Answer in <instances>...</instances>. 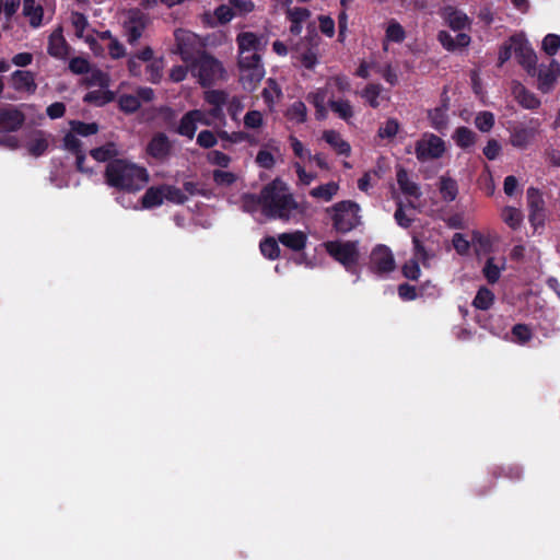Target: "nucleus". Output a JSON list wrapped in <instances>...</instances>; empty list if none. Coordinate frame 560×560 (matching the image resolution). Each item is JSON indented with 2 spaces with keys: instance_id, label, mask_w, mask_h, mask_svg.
Here are the masks:
<instances>
[{
  "instance_id": "58836bf2",
  "label": "nucleus",
  "mask_w": 560,
  "mask_h": 560,
  "mask_svg": "<svg viewBox=\"0 0 560 560\" xmlns=\"http://www.w3.org/2000/svg\"><path fill=\"white\" fill-rule=\"evenodd\" d=\"M110 101H113V93L109 91H90L83 97L84 103L95 104L97 106L105 105Z\"/></svg>"
},
{
  "instance_id": "c9c22d12",
  "label": "nucleus",
  "mask_w": 560,
  "mask_h": 560,
  "mask_svg": "<svg viewBox=\"0 0 560 560\" xmlns=\"http://www.w3.org/2000/svg\"><path fill=\"white\" fill-rule=\"evenodd\" d=\"M406 38V32L401 24H399L396 20H390L387 24L386 31H385V40L386 42H394V43H401Z\"/></svg>"
},
{
  "instance_id": "774afa93",
  "label": "nucleus",
  "mask_w": 560,
  "mask_h": 560,
  "mask_svg": "<svg viewBox=\"0 0 560 560\" xmlns=\"http://www.w3.org/2000/svg\"><path fill=\"white\" fill-rule=\"evenodd\" d=\"M395 220L401 228H409L410 224L413 221V218L407 213L406 209L404 208L402 203L399 202L397 210L395 211Z\"/></svg>"
},
{
  "instance_id": "f3484780",
  "label": "nucleus",
  "mask_w": 560,
  "mask_h": 560,
  "mask_svg": "<svg viewBox=\"0 0 560 560\" xmlns=\"http://www.w3.org/2000/svg\"><path fill=\"white\" fill-rule=\"evenodd\" d=\"M527 202L530 210L529 220L534 225L540 224L544 219V199L536 188L527 189Z\"/></svg>"
},
{
  "instance_id": "bf43d9fd",
  "label": "nucleus",
  "mask_w": 560,
  "mask_h": 560,
  "mask_svg": "<svg viewBox=\"0 0 560 560\" xmlns=\"http://www.w3.org/2000/svg\"><path fill=\"white\" fill-rule=\"evenodd\" d=\"M207 161L220 167H228L231 163V158L221 151L212 150L207 154Z\"/></svg>"
},
{
  "instance_id": "393cba45",
  "label": "nucleus",
  "mask_w": 560,
  "mask_h": 560,
  "mask_svg": "<svg viewBox=\"0 0 560 560\" xmlns=\"http://www.w3.org/2000/svg\"><path fill=\"white\" fill-rule=\"evenodd\" d=\"M339 184L336 182H328L326 184L314 187L310 190V196L323 200L325 202L330 201L338 192Z\"/></svg>"
},
{
  "instance_id": "9b49d317",
  "label": "nucleus",
  "mask_w": 560,
  "mask_h": 560,
  "mask_svg": "<svg viewBox=\"0 0 560 560\" xmlns=\"http://www.w3.org/2000/svg\"><path fill=\"white\" fill-rule=\"evenodd\" d=\"M25 121V115L15 107L0 108V132L18 131Z\"/></svg>"
},
{
  "instance_id": "69168bd1",
  "label": "nucleus",
  "mask_w": 560,
  "mask_h": 560,
  "mask_svg": "<svg viewBox=\"0 0 560 560\" xmlns=\"http://www.w3.org/2000/svg\"><path fill=\"white\" fill-rule=\"evenodd\" d=\"M108 82L109 79L107 73L103 72L100 69L93 70L86 80L88 85H98L101 88H106L108 85Z\"/></svg>"
},
{
  "instance_id": "09e8293b",
  "label": "nucleus",
  "mask_w": 560,
  "mask_h": 560,
  "mask_svg": "<svg viewBox=\"0 0 560 560\" xmlns=\"http://www.w3.org/2000/svg\"><path fill=\"white\" fill-rule=\"evenodd\" d=\"M260 250L262 255L269 259L279 257L280 248L278 242L273 237H268L260 243Z\"/></svg>"
},
{
  "instance_id": "4468645a",
  "label": "nucleus",
  "mask_w": 560,
  "mask_h": 560,
  "mask_svg": "<svg viewBox=\"0 0 560 560\" xmlns=\"http://www.w3.org/2000/svg\"><path fill=\"white\" fill-rule=\"evenodd\" d=\"M442 18L454 31H464L470 27L471 21L463 11L454 7H445L441 12Z\"/></svg>"
},
{
  "instance_id": "a18cd8bd",
  "label": "nucleus",
  "mask_w": 560,
  "mask_h": 560,
  "mask_svg": "<svg viewBox=\"0 0 560 560\" xmlns=\"http://www.w3.org/2000/svg\"><path fill=\"white\" fill-rule=\"evenodd\" d=\"M197 129V124L190 112L186 113L180 119L178 132L183 136L192 139Z\"/></svg>"
},
{
  "instance_id": "2eb2a0df",
  "label": "nucleus",
  "mask_w": 560,
  "mask_h": 560,
  "mask_svg": "<svg viewBox=\"0 0 560 560\" xmlns=\"http://www.w3.org/2000/svg\"><path fill=\"white\" fill-rule=\"evenodd\" d=\"M538 133V124L526 127H516L511 133V144L517 149L527 148Z\"/></svg>"
},
{
  "instance_id": "473e14b6",
  "label": "nucleus",
  "mask_w": 560,
  "mask_h": 560,
  "mask_svg": "<svg viewBox=\"0 0 560 560\" xmlns=\"http://www.w3.org/2000/svg\"><path fill=\"white\" fill-rule=\"evenodd\" d=\"M440 192L445 201L455 200L458 194L456 180L448 176H442L440 178Z\"/></svg>"
},
{
  "instance_id": "e433bc0d",
  "label": "nucleus",
  "mask_w": 560,
  "mask_h": 560,
  "mask_svg": "<svg viewBox=\"0 0 560 560\" xmlns=\"http://www.w3.org/2000/svg\"><path fill=\"white\" fill-rule=\"evenodd\" d=\"M447 108L445 106L436 107L433 110L429 113V119L431 122V126L441 131L447 126Z\"/></svg>"
},
{
  "instance_id": "c85d7f7f",
  "label": "nucleus",
  "mask_w": 560,
  "mask_h": 560,
  "mask_svg": "<svg viewBox=\"0 0 560 560\" xmlns=\"http://www.w3.org/2000/svg\"><path fill=\"white\" fill-rule=\"evenodd\" d=\"M328 106L339 118L346 121L354 115L353 107L347 100H329Z\"/></svg>"
},
{
  "instance_id": "f257e3e1",
  "label": "nucleus",
  "mask_w": 560,
  "mask_h": 560,
  "mask_svg": "<svg viewBox=\"0 0 560 560\" xmlns=\"http://www.w3.org/2000/svg\"><path fill=\"white\" fill-rule=\"evenodd\" d=\"M258 207L269 219L295 223L306 218L310 210V203L298 201L288 185L280 179L267 184L258 196L252 194L243 196L244 210L254 212Z\"/></svg>"
},
{
  "instance_id": "f8f14e48",
  "label": "nucleus",
  "mask_w": 560,
  "mask_h": 560,
  "mask_svg": "<svg viewBox=\"0 0 560 560\" xmlns=\"http://www.w3.org/2000/svg\"><path fill=\"white\" fill-rule=\"evenodd\" d=\"M538 89L542 93H548L560 75V65L552 60L548 66H542L537 70Z\"/></svg>"
},
{
  "instance_id": "6e6d98bb",
  "label": "nucleus",
  "mask_w": 560,
  "mask_h": 560,
  "mask_svg": "<svg viewBox=\"0 0 560 560\" xmlns=\"http://www.w3.org/2000/svg\"><path fill=\"white\" fill-rule=\"evenodd\" d=\"M71 23L75 30V35L79 38L83 37V33L86 30V27L89 26L86 16L81 12L73 11L71 13Z\"/></svg>"
},
{
  "instance_id": "72a5a7b5",
  "label": "nucleus",
  "mask_w": 560,
  "mask_h": 560,
  "mask_svg": "<svg viewBox=\"0 0 560 560\" xmlns=\"http://www.w3.org/2000/svg\"><path fill=\"white\" fill-rule=\"evenodd\" d=\"M90 155L97 162H109L115 160L114 158L117 155V150L114 143H107L103 147L92 149L90 151Z\"/></svg>"
},
{
  "instance_id": "1a4fd4ad",
  "label": "nucleus",
  "mask_w": 560,
  "mask_h": 560,
  "mask_svg": "<svg viewBox=\"0 0 560 560\" xmlns=\"http://www.w3.org/2000/svg\"><path fill=\"white\" fill-rule=\"evenodd\" d=\"M205 101L211 105V109L208 112L212 124L219 121L221 125L226 124L225 115L223 112L225 100V91L223 90H208L203 93Z\"/></svg>"
},
{
  "instance_id": "f03ea898",
  "label": "nucleus",
  "mask_w": 560,
  "mask_h": 560,
  "mask_svg": "<svg viewBox=\"0 0 560 560\" xmlns=\"http://www.w3.org/2000/svg\"><path fill=\"white\" fill-rule=\"evenodd\" d=\"M237 65L244 89L253 90L265 77L261 56L268 45L265 34L241 32L236 36Z\"/></svg>"
},
{
  "instance_id": "c03bdc74",
  "label": "nucleus",
  "mask_w": 560,
  "mask_h": 560,
  "mask_svg": "<svg viewBox=\"0 0 560 560\" xmlns=\"http://www.w3.org/2000/svg\"><path fill=\"white\" fill-rule=\"evenodd\" d=\"M71 129L75 135L88 137L95 135L98 131V125L96 122L73 120L71 121Z\"/></svg>"
},
{
  "instance_id": "de8ad7c7",
  "label": "nucleus",
  "mask_w": 560,
  "mask_h": 560,
  "mask_svg": "<svg viewBox=\"0 0 560 560\" xmlns=\"http://www.w3.org/2000/svg\"><path fill=\"white\" fill-rule=\"evenodd\" d=\"M382 86L380 84H369L361 93V96L373 107L376 108L380 105L378 96L381 94Z\"/></svg>"
},
{
  "instance_id": "39448f33",
  "label": "nucleus",
  "mask_w": 560,
  "mask_h": 560,
  "mask_svg": "<svg viewBox=\"0 0 560 560\" xmlns=\"http://www.w3.org/2000/svg\"><path fill=\"white\" fill-rule=\"evenodd\" d=\"M329 211L332 212V225L340 233L350 232L360 224V207L351 200L337 202Z\"/></svg>"
},
{
  "instance_id": "4be33fe9",
  "label": "nucleus",
  "mask_w": 560,
  "mask_h": 560,
  "mask_svg": "<svg viewBox=\"0 0 560 560\" xmlns=\"http://www.w3.org/2000/svg\"><path fill=\"white\" fill-rule=\"evenodd\" d=\"M23 14L28 18L33 28L42 25L44 9L40 4H36L35 0H23Z\"/></svg>"
},
{
  "instance_id": "dca6fc26",
  "label": "nucleus",
  "mask_w": 560,
  "mask_h": 560,
  "mask_svg": "<svg viewBox=\"0 0 560 560\" xmlns=\"http://www.w3.org/2000/svg\"><path fill=\"white\" fill-rule=\"evenodd\" d=\"M11 84L14 90L31 94L35 93L37 89L34 74L26 70H15L11 74Z\"/></svg>"
},
{
  "instance_id": "423d86ee",
  "label": "nucleus",
  "mask_w": 560,
  "mask_h": 560,
  "mask_svg": "<svg viewBox=\"0 0 560 560\" xmlns=\"http://www.w3.org/2000/svg\"><path fill=\"white\" fill-rule=\"evenodd\" d=\"M327 254L346 269L353 268L359 261V247L357 241H328L323 243Z\"/></svg>"
},
{
  "instance_id": "a878e982",
  "label": "nucleus",
  "mask_w": 560,
  "mask_h": 560,
  "mask_svg": "<svg viewBox=\"0 0 560 560\" xmlns=\"http://www.w3.org/2000/svg\"><path fill=\"white\" fill-rule=\"evenodd\" d=\"M140 188L118 190L116 201L126 209L137 210L140 206Z\"/></svg>"
},
{
  "instance_id": "bb28decb",
  "label": "nucleus",
  "mask_w": 560,
  "mask_h": 560,
  "mask_svg": "<svg viewBox=\"0 0 560 560\" xmlns=\"http://www.w3.org/2000/svg\"><path fill=\"white\" fill-rule=\"evenodd\" d=\"M513 94L515 95L518 103L525 108H537L540 104L539 100L520 83H516L513 86Z\"/></svg>"
},
{
  "instance_id": "0e129e2a",
  "label": "nucleus",
  "mask_w": 560,
  "mask_h": 560,
  "mask_svg": "<svg viewBox=\"0 0 560 560\" xmlns=\"http://www.w3.org/2000/svg\"><path fill=\"white\" fill-rule=\"evenodd\" d=\"M560 48V36L548 34L542 40V49L550 56L555 55Z\"/></svg>"
},
{
  "instance_id": "7ed1b4c3",
  "label": "nucleus",
  "mask_w": 560,
  "mask_h": 560,
  "mask_svg": "<svg viewBox=\"0 0 560 560\" xmlns=\"http://www.w3.org/2000/svg\"><path fill=\"white\" fill-rule=\"evenodd\" d=\"M104 178L106 185L117 191L140 188V166L125 159H115L106 164Z\"/></svg>"
},
{
  "instance_id": "6e6552de",
  "label": "nucleus",
  "mask_w": 560,
  "mask_h": 560,
  "mask_svg": "<svg viewBox=\"0 0 560 560\" xmlns=\"http://www.w3.org/2000/svg\"><path fill=\"white\" fill-rule=\"evenodd\" d=\"M515 57L518 63L526 70L529 75L535 77L537 73V57L527 40L523 38H514Z\"/></svg>"
},
{
  "instance_id": "aec40b11",
  "label": "nucleus",
  "mask_w": 560,
  "mask_h": 560,
  "mask_svg": "<svg viewBox=\"0 0 560 560\" xmlns=\"http://www.w3.org/2000/svg\"><path fill=\"white\" fill-rule=\"evenodd\" d=\"M278 241L285 247L300 252L305 248L307 243V235L303 231H294L290 233H281L278 235Z\"/></svg>"
},
{
  "instance_id": "6ab92c4d",
  "label": "nucleus",
  "mask_w": 560,
  "mask_h": 560,
  "mask_svg": "<svg viewBox=\"0 0 560 560\" xmlns=\"http://www.w3.org/2000/svg\"><path fill=\"white\" fill-rule=\"evenodd\" d=\"M177 51L182 57V60L187 63L192 59L190 45L196 40V35L189 31L176 30L174 33Z\"/></svg>"
},
{
  "instance_id": "4d7b16f0",
  "label": "nucleus",
  "mask_w": 560,
  "mask_h": 560,
  "mask_svg": "<svg viewBox=\"0 0 560 560\" xmlns=\"http://www.w3.org/2000/svg\"><path fill=\"white\" fill-rule=\"evenodd\" d=\"M334 86L338 92H348L350 91L351 84L349 79L346 75L337 74L334 77H330L327 80L326 89Z\"/></svg>"
},
{
  "instance_id": "13d9d810",
  "label": "nucleus",
  "mask_w": 560,
  "mask_h": 560,
  "mask_svg": "<svg viewBox=\"0 0 560 560\" xmlns=\"http://www.w3.org/2000/svg\"><path fill=\"white\" fill-rule=\"evenodd\" d=\"M69 70L74 74H86L91 70L90 62L83 57H73L69 62Z\"/></svg>"
},
{
  "instance_id": "5fc2aeb1",
  "label": "nucleus",
  "mask_w": 560,
  "mask_h": 560,
  "mask_svg": "<svg viewBox=\"0 0 560 560\" xmlns=\"http://www.w3.org/2000/svg\"><path fill=\"white\" fill-rule=\"evenodd\" d=\"M237 180L236 174L229 172V171H222V170H214L213 171V182L218 186H231Z\"/></svg>"
},
{
  "instance_id": "37998d69",
  "label": "nucleus",
  "mask_w": 560,
  "mask_h": 560,
  "mask_svg": "<svg viewBox=\"0 0 560 560\" xmlns=\"http://www.w3.org/2000/svg\"><path fill=\"white\" fill-rule=\"evenodd\" d=\"M244 127L247 129H260L265 125L264 114L259 110H248L243 118Z\"/></svg>"
},
{
  "instance_id": "338daca9",
  "label": "nucleus",
  "mask_w": 560,
  "mask_h": 560,
  "mask_svg": "<svg viewBox=\"0 0 560 560\" xmlns=\"http://www.w3.org/2000/svg\"><path fill=\"white\" fill-rule=\"evenodd\" d=\"M63 145L68 151H70L73 154L83 152L82 142L72 132H69L65 136Z\"/></svg>"
},
{
  "instance_id": "9d476101",
  "label": "nucleus",
  "mask_w": 560,
  "mask_h": 560,
  "mask_svg": "<svg viewBox=\"0 0 560 560\" xmlns=\"http://www.w3.org/2000/svg\"><path fill=\"white\" fill-rule=\"evenodd\" d=\"M371 265L374 271L387 273L395 269V260L390 249L380 245L371 254Z\"/></svg>"
},
{
  "instance_id": "a211bd4d",
  "label": "nucleus",
  "mask_w": 560,
  "mask_h": 560,
  "mask_svg": "<svg viewBox=\"0 0 560 560\" xmlns=\"http://www.w3.org/2000/svg\"><path fill=\"white\" fill-rule=\"evenodd\" d=\"M69 45L62 35V28L59 26L49 36L47 52L55 58L62 59L68 55Z\"/></svg>"
},
{
  "instance_id": "680f3d73",
  "label": "nucleus",
  "mask_w": 560,
  "mask_h": 560,
  "mask_svg": "<svg viewBox=\"0 0 560 560\" xmlns=\"http://www.w3.org/2000/svg\"><path fill=\"white\" fill-rule=\"evenodd\" d=\"M512 334H513L514 338L521 343H525V342L529 341L533 337L532 329L527 325H524V324L515 325L512 328Z\"/></svg>"
},
{
  "instance_id": "412c9836",
  "label": "nucleus",
  "mask_w": 560,
  "mask_h": 560,
  "mask_svg": "<svg viewBox=\"0 0 560 560\" xmlns=\"http://www.w3.org/2000/svg\"><path fill=\"white\" fill-rule=\"evenodd\" d=\"M396 177L399 189L404 195L412 198H419L421 196L419 185L409 177L405 168H398Z\"/></svg>"
},
{
  "instance_id": "f704fd0d",
  "label": "nucleus",
  "mask_w": 560,
  "mask_h": 560,
  "mask_svg": "<svg viewBox=\"0 0 560 560\" xmlns=\"http://www.w3.org/2000/svg\"><path fill=\"white\" fill-rule=\"evenodd\" d=\"M494 302V294L489 289L482 287L478 290L474 301L472 305L478 310H489Z\"/></svg>"
},
{
  "instance_id": "ea45409f",
  "label": "nucleus",
  "mask_w": 560,
  "mask_h": 560,
  "mask_svg": "<svg viewBox=\"0 0 560 560\" xmlns=\"http://www.w3.org/2000/svg\"><path fill=\"white\" fill-rule=\"evenodd\" d=\"M225 100L228 113L234 121H238V116L244 109L243 98L240 96H230L228 92H225Z\"/></svg>"
},
{
  "instance_id": "20e7f679",
  "label": "nucleus",
  "mask_w": 560,
  "mask_h": 560,
  "mask_svg": "<svg viewBox=\"0 0 560 560\" xmlns=\"http://www.w3.org/2000/svg\"><path fill=\"white\" fill-rule=\"evenodd\" d=\"M186 65L202 86L212 85L226 78V71L222 62L205 51L190 59Z\"/></svg>"
},
{
  "instance_id": "864d4df0",
  "label": "nucleus",
  "mask_w": 560,
  "mask_h": 560,
  "mask_svg": "<svg viewBox=\"0 0 560 560\" xmlns=\"http://www.w3.org/2000/svg\"><path fill=\"white\" fill-rule=\"evenodd\" d=\"M119 107L125 113H135L140 108V97L135 95H121Z\"/></svg>"
},
{
  "instance_id": "8fccbe9b",
  "label": "nucleus",
  "mask_w": 560,
  "mask_h": 560,
  "mask_svg": "<svg viewBox=\"0 0 560 560\" xmlns=\"http://www.w3.org/2000/svg\"><path fill=\"white\" fill-rule=\"evenodd\" d=\"M399 130V124L396 119H387L377 130V136L382 139L394 138Z\"/></svg>"
},
{
  "instance_id": "3c124183",
  "label": "nucleus",
  "mask_w": 560,
  "mask_h": 560,
  "mask_svg": "<svg viewBox=\"0 0 560 560\" xmlns=\"http://www.w3.org/2000/svg\"><path fill=\"white\" fill-rule=\"evenodd\" d=\"M165 200L174 203H184L187 200V195L179 188L172 185H163Z\"/></svg>"
},
{
  "instance_id": "0eeeda50",
  "label": "nucleus",
  "mask_w": 560,
  "mask_h": 560,
  "mask_svg": "<svg viewBox=\"0 0 560 560\" xmlns=\"http://www.w3.org/2000/svg\"><path fill=\"white\" fill-rule=\"evenodd\" d=\"M445 151V142L433 133L422 135L415 143V154L422 163L442 158Z\"/></svg>"
},
{
  "instance_id": "5701e85b",
  "label": "nucleus",
  "mask_w": 560,
  "mask_h": 560,
  "mask_svg": "<svg viewBox=\"0 0 560 560\" xmlns=\"http://www.w3.org/2000/svg\"><path fill=\"white\" fill-rule=\"evenodd\" d=\"M26 147L31 155L35 158L44 155L49 147L45 132L43 130H35L33 138L28 141Z\"/></svg>"
},
{
  "instance_id": "052dcab7",
  "label": "nucleus",
  "mask_w": 560,
  "mask_h": 560,
  "mask_svg": "<svg viewBox=\"0 0 560 560\" xmlns=\"http://www.w3.org/2000/svg\"><path fill=\"white\" fill-rule=\"evenodd\" d=\"M214 16L219 23L226 24L235 16V12L230 3L222 4L214 10Z\"/></svg>"
},
{
  "instance_id": "4c0bfd02",
  "label": "nucleus",
  "mask_w": 560,
  "mask_h": 560,
  "mask_svg": "<svg viewBox=\"0 0 560 560\" xmlns=\"http://www.w3.org/2000/svg\"><path fill=\"white\" fill-rule=\"evenodd\" d=\"M501 218L510 228L516 230L521 226L523 221L522 212L513 207H505L501 212Z\"/></svg>"
},
{
  "instance_id": "7c9ffc66",
  "label": "nucleus",
  "mask_w": 560,
  "mask_h": 560,
  "mask_svg": "<svg viewBox=\"0 0 560 560\" xmlns=\"http://www.w3.org/2000/svg\"><path fill=\"white\" fill-rule=\"evenodd\" d=\"M285 117L289 121L296 125L305 122L307 118L306 105L301 101L294 102L287 109Z\"/></svg>"
},
{
  "instance_id": "603ef678",
  "label": "nucleus",
  "mask_w": 560,
  "mask_h": 560,
  "mask_svg": "<svg viewBox=\"0 0 560 560\" xmlns=\"http://www.w3.org/2000/svg\"><path fill=\"white\" fill-rule=\"evenodd\" d=\"M476 127L482 131L488 132L494 125V116L490 112H481L475 118Z\"/></svg>"
},
{
  "instance_id": "b1692460",
  "label": "nucleus",
  "mask_w": 560,
  "mask_h": 560,
  "mask_svg": "<svg viewBox=\"0 0 560 560\" xmlns=\"http://www.w3.org/2000/svg\"><path fill=\"white\" fill-rule=\"evenodd\" d=\"M170 150V141L164 135L155 136L148 145V153L159 160L166 158Z\"/></svg>"
},
{
  "instance_id": "e2e57ef3",
  "label": "nucleus",
  "mask_w": 560,
  "mask_h": 560,
  "mask_svg": "<svg viewBox=\"0 0 560 560\" xmlns=\"http://www.w3.org/2000/svg\"><path fill=\"white\" fill-rule=\"evenodd\" d=\"M197 143L201 148L210 149L218 143V138L211 130H202L197 136Z\"/></svg>"
},
{
  "instance_id": "cd10ccee",
  "label": "nucleus",
  "mask_w": 560,
  "mask_h": 560,
  "mask_svg": "<svg viewBox=\"0 0 560 560\" xmlns=\"http://www.w3.org/2000/svg\"><path fill=\"white\" fill-rule=\"evenodd\" d=\"M323 138L337 151L338 154L348 155L350 153L349 143L346 142L337 131L327 130L323 133Z\"/></svg>"
},
{
  "instance_id": "49530a36",
  "label": "nucleus",
  "mask_w": 560,
  "mask_h": 560,
  "mask_svg": "<svg viewBox=\"0 0 560 560\" xmlns=\"http://www.w3.org/2000/svg\"><path fill=\"white\" fill-rule=\"evenodd\" d=\"M261 95L268 105H272L281 97V90L276 81L269 79L267 81V86L262 90Z\"/></svg>"
},
{
  "instance_id": "a19ab883",
  "label": "nucleus",
  "mask_w": 560,
  "mask_h": 560,
  "mask_svg": "<svg viewBox=\"0 0 560 560\" xmlns=\"http://www.w3.org/2000/svg\"><path fill=\"white\" fill-rule=\"evenodd\" d=\"M454 139L460 148H469L475 144L476 135L472 130L466 127H459L456 129Z\"/></svg>"
},
{
  "instance_id": "2f4dec72",
  "label": "nucleus",
  "mask_w": 560,
  "mask_h": 560,
  "mask_svg": "<svg viewBox=\"0 0 560 560\" xmlns=\"http://www.w3.org/2000/svg\"><path fill=\"white\" fill-rule=\"evenodd\" d=\"M140 11L135 9L131 11L129 22H125V32L129 43H135L140 37Z\"/></svg>"
},
{
  "instance_id": "c756f323",
  "label": "nucleus",
  "mask_w": 560,
  "mask_h": 560,
  "mask_svg": "<svg viewBox=\"0 0 560 560\" xmlns=\"http://www.w3.org/2000/svg\"><path fill=\"white\" fill-rule=\"evenodd\" d=\"M165 199L163 185L150 187L142 197V208L159 207Z\"/></svg>"
},
{
  "instance_id": "ddd939ff",
  "label": "nucleus",
  "mask_w": 560,
  "mask_h": 560,
  "mask_svg": "<svg viewBox=\"0 0 560 560\" xmlns=\"http://www.w3.org/2000/svg\"><path fill=\"white\" fill-rule=\"evenodd\" d=\"M142 62L145 63V73L148 80L156 83L163 75L164 62L163 59L154 58L153 51L150 47L142 48Z\"/></svg>"
},
{
  "instance_id": "79ce46f5",
  "label": "nucleus",
  "mask_w": 560,
  "mask_h": 560,
  "mask_svg": "<svg viewBox=\"0 0 560 560\" xmlns=\"http://www.w3.org/2000/svg\"><path fill=\"white\" fill-rule=\"evenodd\" d=\"M504 269V264L501 266L494 262V258H488L486 265L482 268L483 276L489 283H495L501 276V271Z\"/></svg>"
}]
</instances>
